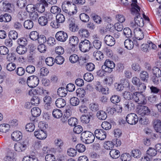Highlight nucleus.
<instances>
[{
  "label": "nucleus",
  "mask_w": 161,
  "mask_h": 161,
  "mask_svg": "<svg viewBox=\"0 0 161 161\" xmlns=\"http://www.w3.org/2000/svg\"><path fill=\"white\" fill-rule=\"evenodd\" d=\"M132 3L131 5L132 7L131 9V12L133 14H135L136 16L134 18L135 22H132L130 23V26L134 27L136 25L140 27H143L144 25V19L140 16V8L137 4V0H132Z\"/></svg>",
  "instance_id": "nucleus-1"
},
{
  "label": "nucleus",
  "mask_w": 161,
  "mask_h": 161,
  "mask_svg": "<svg viewBox=\"0 0 161 161\" xmlns=\"http://www.w3.org/2000/svg\"><path fill=\"white\" fill-rule=\"evenodd\" d=\"M81 140L86 144H90L93 142L95 139V136L91 132L85 131L81 134Z\"/></svg>",
  "instance_id": "nucleus-2"
},
{
  "label": "nucleus",
  "mask_w": 161,
  "mask_h": 161,
  "mask_svg": "<svg viewBox=\"0 0 161 161\" xmlns=\"http://www.w3.org/2000/svg\"><path fill=\"white\" fill-rule=\"evenodd\" d=\"M79 47L81 51L83 52H88L93 47L91 42L87 39L81 41L79 45Z\"/></svg>",
  "instance_id": "nucleus-3"
},
{
  "label": "nucleus",
  "mask_w": 161,
  "mask_h": 161,
  "mask_svg": "<svg viewBox=\"0 0 161 161\" xmlns=\"http://www.w3.org/2000/svg\"><path fill=\"white\" fill-rule=\"evenodd\" d=\"M39 80L38 77L35 75L29 77L27 80V83L30 87H35L39 83Z\"/></svg>",
  "instance_id": "nucleus-4"
},
{
  "label": "nucleus",
  "mask_w": 161,
  "mask_h": 161,
  "mask_svg": "<svg viewBox=\"0 0 161 161\" xmlns=\"http://www.w3.org/2000/svg\"><path fill=\"white\" fill-rule=\"evenodd\" d=\"M115 67V64L113 61L107 59L104 63V65L102 66V69L107 72L110 73Z\"/></svg>",
  "instance_id": "nucleus-5"
},
{
  "label": "nucleus",
  "mask_w": 161,
  "mask_h": 161,
  "mask_svg": "<svg viewBox=\"0 0 161 161\" xmlns=\"http://www.w3.org/2000/svg\"><path fill=\"white\" fill-rule=\"evenodd\" d=\"M55 37L58 42H64L68 39L67 33L64 31H59L57 32L55 35Z\"/></svg>",
  "instance_id": "nucleus-6"
},
{
  "label": "nucleus",
  "mask_w": 161,
  "mask_h": 161,
  "mask_svg": "<svg viewBox=\"0 0 161 161\" xmlns=\"http://www.w3.org/2000/svg\"><path fill=\"white\" fill-rule=\"evenodd\" d=\"M138 117L134 113H130L128 114L126 117L127 122L131 125L136 124L138 121Z\"/></svg>",
  "instance_id": "nucleus-7"
},
{
  "label": "nucleus",
  "mask_w": 161,
  "mask_h": 161,
  "mask_svg": "<svg viewBox=\"0 0 161 161\" xmlns=\"http://www.w3.org/2000/svg\"><path fill=\"white\" fill-rule=\"evenodd\" d=\"M28 144V142L27 140H25L22 142H17L14 145L15 150L19 152H23L26 149Z\"/></svg>",
  "instance_id": "nucleus-8"
},
{
  "label": "nucleus",
  "mask_w": 161,
  "mask_h": 161,
  "mask_svg": "<svg viewBox=\"0 0 161 161\" xmlns=\"http://www.w3.org/2000/svg\"><path fill=\"white\" fill-rule=\"evenodd\" d=\"M135 103L133 100H125L123 101L122 106L126 110H131L134 109L135 107Z\"/></svg>",
  "instance_id": "nucleus-9"
},
{
  "label": "nucleus",
  "mask_w": 161,
  "mask_h": 161,
  "mask_svg": "<svg viewBox=\"0 0 161 161\" xmlns=\"http://www.w3.org/2000/svg\"><path fill=\"white\" fill-rule=\"evenodd\" d=\"M94 133L97 138L100 140H103L106 137V132L103 129H97Z\"/></svg>",
  "instance_id": "nucleus-10"
},
{
  "label": "nucleus",
  "mask_w": 161,
  "mask_h": 161,
  "mask_svg": "<svg viewBox=\"0 0 161 161\" xmlns=\"http://www.w3.org/2000/svg\"><path fill=\"white\" fill-rule=\"evenodd\" d=\"M40 3L37 4L36 10L42 13L45 11V8L48 7V4L45 0H40Z\"/></svg>",
  "instance_id": "nucleus-11"
},
{
  "label": "nucleus",
  "mask_w": 161,
  "mask_h": 161,
  "mask_svg": "<svg viewBox=\"0 0 161 161\" xmlns=\"http://www.w3.org/2000/svg\"><path fill=\"white\" fill-rule=\"evenodd\" d=\"M104 41L107 45L112 46L115 43V40L113 37L110 35H106L104 39Z\"/></svg>",
  "instance_id": "nucleus-12"
},
{
  "label": "nucleus",
  "mask_w": 161,
  "mask_h": 161,
  "mask_svg": "<svg viewBox=\"0 0 161 161\" xmlns=\"http://www.w3.org/2000/svg\"><path fill=\"white\" fill-rule=\"evenodd\" d=\"M11 8V3L8 2L1 1L0 2V10L2 11L6 12L10 10Z\"/></svg>",
  "instance_id": "nucleus-13"
},
{
  "label": "nucleus",
  "mask_w": 161,
  "mask_h": 161,
  "mask_svg": "<svg viewBox=\"0 0 161 161\" xmlns=\"http://www.w3.org/2000/svg\"><path fill=\"white\" fill-rule=\"evenodd\" d=\"M150 112V111L148 108L144 106H141L138 111V114L142 116L145 115H148Z\"/></svg>",
  "instance_id": "nucleus-14"
},
{
  "label": "nucleus",
  "mask_w": 161,
  "mask_h": 161,
  "mask_svg": "<svg viewBox=\"0 0 161 161\" xmlns=\"http://www.w3.org/2000/svg\"><path fill=\"white\" fill-rule=\"evenodd\" d=\"M35 136L39 139H43L46 138L47 134L45 132L42 130H39L35 131L34 132Z\"/></svg>",
  "instance_id": "nucleus-15"
},
{
  "label": "nucleus",
  "mask_w": 161,
  "mask_h": 161,
  "mask_svg": "<svg viewBox=\"0 0 161 161\" xmlns=\"http://www.w3.org/2000/svg\"><path fill=\"white\" fill-rule=\"evenodd\" d=\"M22 137V133L19 131H14L11 134L12 139L16 141H19Z\"/></svg>",
  "instance_id": "nucleus-16"
},
{
  "label": "nucleus",
  "mask_w": 161,
  "mask_h": 161,
  "mask_svg": "<svg viewBox=\"0 0 161 161\" xmlns=\"http://www.w3.org/2000/svg\"><path fill=\"white\" fill-rule=\"evenodd\" d=\"M56 106L58 108H61L64 107L66 104L65 100L62 98L57 99L56 102Z\"/></svg>",
  "instance_id": "nucleus-17"
},
{
  "label": "nucleus",
  "mask_w": 161,
  "mask_h": 161,
  "mask_svg": "<svg viewBox=\"0 0 161 161\" xmlns=\"http://www.w3.org/2000/svg\"><path fill=\"white\" fill-rule=\"evenodd\" d=\"M43 101L45 103L44 107L47 109H49L50 108V104L52 103V98L49 96H46L43 98Z\"/></svg>",
  "instance_id": "nucleus-18"
},
{
  "label": "nucleus",
  "mask_w": 161,
  "mask_h": 161,
  "mask_svg": "<svg viewBox=\"0 0 161 161\" xmlns=\"http://www.w3.org/2000/svg\"><path fill=\"white\" fill-rule=\"evenodd\" d=\"M32 93L34 95L36 94L41 95L48 94V92L47 90H44L42 88L37 87L33 90Z\"/></svg>",
  "instance_id": "nucleus-19"
},
{
  "label": "nucleus",
  "mask_w": 161,
  "mask_h": 161,
  "mask_svg": "<svg viewBox=\"0 0 161 161\" xmlns=\"http://www.w3.org/2000/svg\"><path fill=\"white\" fill-rule=\"evenodd\" d=\"M79 41V40L77 37L72 36L69 38V43L71 45L75 46L77 45Z\"/></svg>",
  "instance_id": "nucleus-20"
},
{
  "label": "nucleus",
  "mask_w": 161,
  "mask_h": 161,
  "mask_svg": "<svg viewBox=\"0 0 161 161\" xmlns=\"http://www.w3.org/2000/svg\"><path fill=\"white\" fill-rule=\"evenodd\" d=\"M154 127L156 131L158 133L161 137V121L159 120H157L154 123Z\"/></svg>",
  "instance_id": "nucleus-21"
},
{
  "label": "nucleus",
  "mask_w": 161,
  "mask_h": 161,
  "mask_svg": "<svg viewBox=\"0 0 161 161\" xmlns=\"http://www.w3.org/2000/svg\"><path fill=\"white\" fill-rule=\"evenodd\" d=\"M93 56L96 60H101L103 59L104 57L103 53L101 51L96 50L93 53Z\"/></svg>",
  "instance_id": "nucleus-22"
},
{
  "label": "nucleus",
  "mask_w": 161,
  "mask_h": 161,
  "mask_svg": "<svg viewBox=\"0 0 161 161\" xmlns=\"http://www.w3.org/2000/svg\"><path fill=\"white\" fill-rule=\"evenodd\" d=\"M41 111L39 108L36 107L32 108L31 112L33 117L35 118L37 117L40 115L41 114Z\"/></svg>",
  "instance_id": "nucleus-23"
},
{
  "label": "nucleus",
  "mask_w": 161,
  "mask_h": 161,
  "mask_svg": "<svg viewBox=\"0 0 161 161\" xmlns=\"http://www.w3.org/2000/svg\"><path fill=\"white\" fill-rule=\"evenodd\" d=\"M24 26L26 29H31L34 26V23L31 19H27L25 21L24 23Z\"/></svg>",
  "instance_id": "nucleus-24"
},
{
  "label": "nucleus",
  "mask_w": 161,
  "mask_h": 161,
  "mask_svg": "<svg viewBox=\"0 0 161 161\" xmlns=\"http://www.w3.org/2000/svg\"><path fill=\"white\" fill-rule=\"evenodd\" d=\"M78 34L81 37L87 38L89 36V33L88 30L85 29H81L79 30Z\"/></svg>",
  "instance_id": "nucleus-25"
},
{
  "label": "nucleus",
  "mask_w": 161,
  "mask_h": 161,
  "mask_svg": "<svg viewBox=\"0 0 161 161\" xmlns=\"http://www.w3.org/2000/svg\"><path fill=\"white\" fill-rule=\"evenodd\" d=\"M140 77L142 81L147 82L149 78V75L147 71H142L140 73Z\"/></svg>",
  "instance_id": "nucleus-26"
},
{
  "label": "nucleus",
  "mask_w": 161,
  "mask_h": 161,
  "mask_svg": "<svg viewBox=\"0 0 161 161\" xmlns=\"http://www.w3.org/2000/svg\"><path fill=\"white\" fill-rule=\"evenodd\" d=\"M27 51V48L25 46H19L16 48V52L19 54H24Z\"/></svg>",
  "instance_id": "nucleus-27"
},
{
  "label": "nucleus",
  "mask_w": 161,
  "mask_h": 161,
  "mask_svg": "<svg viewBox=\"0 0 161 161\" xmlns=\"http://www.w3.org/2000/svg\"><path fill=\"white\" fill-rule=\"evenodd\" d=\"M146 152L147 154L151 157L155 156L157 153L156 149L151 147H149Z\"/></svg>",
  "instance_id": "nucleus-28"
},
{
  "label": "nucleus",
  "mask_w": 161,
  "mask_h": 161,
  "mask_svg": "<svg viewBox=\"0 0 161 161\" xmlns=\"http://www.w3.org/2000/svg\"><path fill=\"white\" fill-rule=\"evenodd\" d=\"M97 116L99 119L102 120L105 119L107 117L106 113L102 110L98 111L97 114Z\"/></svg>",
  "instance_id": "nucleus-29"
},
{
  "label": "nucleus",
  "mask_w": 161,
  "mask_h": 161,
  "mask_svg": "<svg viewBox=\"0 0 161 161\" xmlns=\"http://www.w3.org/2000/svg\"><path fill=\"white\" fill-rule=\"evenodd\" d=\"M125 47L129 50L132 49L134 47L133 42L130 39H126L124 42Z\"/></svg>",
  "instance_id": "nucleus-30"
},
{
  "label": "nucleus",
  "mask_w": 161,
  "mask_h": 161,
  "mask_svg": "<svg viewBox=\"0 0 161 161\" xmlns=\"http://www.w3.org/2000/svg\"><path fill=\"white\" fill-rule=\"evenodd\" d=\"M57 94L61 97H65L67 94V90L64 87H61L58 89L57 92Z\"/></svg>",
  "instance_id": "nucleus-31"
},
{
  "label": "nucleus",
  "mask_w": 161,
  "mask_h": 161,
  "mask_svg": "<svg viewBox=\"0 0 161 161\" xmlns=\"http://www.w3.org/2000/svg\"><path fill=\"white\" fill-rule=\"evenodd\" d=\"M110 156L113 158H118L120 156V152L117 150L112 149L110 152Z\"/></svg>",
  "instance_id": "nucleus-32"
},
{
  "label": "nucleus",
  "mask_w": 161,
  "mask_h": 161,
  "mask_svg": "<svg viewBox=\"0 0 161 161\" xmlns=\"http://www.w3.org/2000/svg\"><path fill=\"white\" fill-rule=\"evenodd\" d=\"M92 115L89 114L87 115H83L80 117L81 121L84 124L88 123L90 120L91 117H92Z\"/></svg>",
  "instance_id": "nucleus-33"
},
{
  "label": "nucleus",
  "mask_w": 161,
  "mask_h": 161,
  "mask_svg": "<svg viewBox=\"0 0 161 161\" xmlns=\"http://www.w3.org/2000/svg\"><path fill=\"white\" fill-rule=\"evenodd\" d=\"M136 32V34L138 36L136 37V39L138 41L142 40L144 37V35L141 29L140 28H136L134 32L135 33Z\"/></svg>",
  "instance_id": "nucleus-34"
},
{
  "label": "nucleus",
  "mask_w": 161,
  "mask_h": 161,
  "mask_svg": "<svg viewBox=\"0 0 161 161\" xmlns=\"http://www.w3.org/2000/svg\"><path fill=\"white\" fill-rule=\"evenodd\" d=\"M124 35L127 38L131 37L132 36V32L131 30L129 28H125L123 30Z\"/></svg>",
  "instance_id": "nucleus-35"
},
{
  "label": "nucleus",
  "mask_w": 161,
  "mask_h": 161,
  "mask_svg": "<svg viewBox=\"0 0 161 161\" xmlns=\"http://www.w3.org/2000/svg\"><path fill=\"white\" fill-rule=\"evenodd\" d=\"M53 115L54 118H59L62 117L63 114L61 111L59 109H54L52 113Z\"/></svg>",
  "instance_id": "nucleus-36"
},
{
  "label": "nucleus",
  "mask_w": 161,
  "mask_h": 161,
  "mask_svg": "<svg viewBox=\"0 0 161 161\" xmlns=\"http://www.w3.org/2000/svg\"><path fill=\"white\" fill-rule=\"evenodd\" d=\"M40 100L38 95H35L31 99V103L33 105H37L39 104Z\"/></svg>",
  "instance_id": "nucleus-37"
},
{
  "label": "nucleus",
  "mask_w": 161,
  "mask_h": 161,
  "mask_svg": "<svg viewBox=\"0 0 161 161\" xmlns=\"http://www.w3.org/2000/svg\"><path fill=\"white\" fill-rule=\"evenodd\" d=\"M121 99L120 97L116 95H114L110 97L111 101L114 104L119 103L120 102Z\"/></svg>",
  "instance_id": "nucleus-38"
},
{
  "label": "nucleus",
  "mask_w": 161,
  "mask_h": 161,
  "mask_svg": "<svg viewBox=\"0 0 161 161\" xmlns=\"http://www.w3.org/2000/svg\"><path fill=\"white\" fill-rule=\"evenodd\" d=\"M39 36V33L35 31L31 32L29 34V37L30 39L33 41H36L38 38Z\"/></svg>",
  "instance_id": "nucleus-39"
},
{
  "label": "nucleus",
  "mask_w": 161,
  "mask_h": 161,
  "mask_svg": "<svg viewBox=\"0 0 161 161\" xmlns=\"http://www.w3.org/2000/svg\"><path fill=\"white\" fill-rule=\"evenodd\" d=\"M89 106L91 110L93 112H97L99 109V106L97 103H92Z\"/></svg>",
  "instance_id": "nucleus-40"
},
{
  "label": "nucleus",
  "mask_w": 161,
  "mask_h": 161,
  "mask_svg": "<svg viewBox=\"0 0 161 161\" xmlns=\"http://www.w3.org/2000/svg\"><path fill=\"white\" fill-rule=\"evenodd\" d=\"M131 156L128 153H126L122 154L120 158L122 161H130L131 159Z\"/></svg>",
  "instance_id": "nucleus-41"
},
{
  "label": "nucleus",
  "mask_w": 161,
  "mask_h": 161,
  "mask_svg": "<svg viewBox=\"0 0 161 161\" xmlns=\"http://www.w3.org/2000/svg\"><path fill=\"white\" fill-rule=\"evenodd\" d=\"M56 20L60 24L64 23L65 20L64 15L61 14H57L56 16Z\"/></svg>",
  "instance_id": "nucleus-42"
},
{
  "label": "nucleus",
  "mask_w": 161,
  "mask_h": 161,
  "mask_svg": "<svg viewBox=\"0 0 161 161\" xmlns=\"http://www.w3.org/2000/svg\"><path fill=\"white\" fill-rule=\"evenodd\" d=\"M22 161H38V160L35 156L31 155L24 157Z\"/></svg>",
  "instance_id": "nucleus-43"
},
{
  "label": "nucleus",
  "mask_w": 161,
  "mask_h": 161,
  "mask_svg": "<svg viewBox=\"0 0 161 161\" xmlns=\"http://www.w3.org/2000/svg\"><path fill=\"white\" fill-rule=\"evenodd\" d=\"M80 18L82 21L85 22H88L90 19L89 16L84 13H81L80 14Z\"/></svg>",
  "instance_id": "nucleus-44"
},
{
  "label": "nucleus",
  "mask_w": 161,
  "mask_h": 161,
  "mask_svg": "<svg viewBox=\"0 0 161 161\" xmlns=\"http://www.w3.org/2000/svg\"><path fill=\"white\" fill-rule=\"evenodd\" d=\"M10 128V125L8 124H3L0 125V131L6 132Z\"/></svg>",
  "instance_id": "nucleus-45"
},
{
  "label": "nucleus",
  "mask_w": 161,
  "mask_h": 161,
  "mask_svg": "<svg viewBox=\"0 0 161 161\" xmlns=\"http://www.w3.org/2000/svg\"><path fill=\"white\" fill-rule=\"evenodd\" d=\"M147 43H148V44H142V48L143 49V50L144 52H147L148 51V47H152V45H153V43L150 41H149Z\"/></svg>",
  "instance_id": "nucleus-46"
},
{
  "label": "nucleus",
  "mask_w": 161,
  "mask_h": 161,
  "mask_svg": "<svg viewBox=\"0 0 161 161\" xmlns=\"http://www.w3.org/2000/svg\"><path fill=\"white\" fill-rule=\"evenodd\" d=\"M84 79L88 82H90L93 80L94 77L93 75L89 73H87L84 75Z\"/></svg>",
  "instance_id": "nucleus-47"
},
{
  "label": "nucleus",
  "mask_w": 161,
  "mask_h": 161,
  "mask_svg": "<svg viewBox=\"0 0 161 161\" xmlns=\"http://www.w3.org/2000/svg\"><path fill=\"white\" fill-rule=\"evenodd\" d=\"M138 103L140 104H144L147 102L146 99L145 98L144 95L141 93L140 96L138 99Z\"/></svg>",
  "instance_id": "nucleus-48"
},
{
  "label": "nucleus",
  "mask_w": 161,
  "mask_h": 161,
  "mask_svg": "<svg viewBox=\"0 0 161 161\" xmlns=\"http://www.w3.org/2000/svg\"><path fill=\"white\" fill-rule=\"evenodd\" d=\"M122 96L125 99L127 100L132 99L133 93L125 91L123 93Z\"/></svg>",
  "instance_id": "nucleus-49"
},
{
  "label": "nucleus",
  "mask_w": 161,
  "mask_h": 161,
  "mask_svg": "<svg viewBox=\"0 0 161 161\" xmlns=\"http://www.w3.org/2000/svg\"><path fill=\"white\" fill-rule=\"evenodd\" d=\"M8 36L10 38L15 40L17 38L18 34L17 32L15 31H11L9 33Z\"/></svg>",
  "instance_id": "nucleus-50"
},
{
  "label": "nucleus",
  "mask_w": 161,
  "mask_h": 161,
  "mask_svg": "<svg viewBox=\"0 0 161 161\" xmlns=\"http://www.w3.org/2000/svg\"><path fill=\"white\" fill-rule=\"evenodd\" d=\"M39 24L41 25L44 26L48 23L45 16H42L39 18L38 20Z\"/></svg>",
  "instance_id": "nucleus-51"
},
{
  "label": "nucleus",
  "mask_w": 161,
  "mask_h": 161,
  "mask_svg": "<svg viewBox=\"0 0 161 161\" xmlns=\"http://www.w3.org/2000/svg\"><path fill=\"white\" fill-rule=\"evenodd\" d=\"M80 103L79 99L77 97H72L70 100V104L73 106L78 105Z\"/></svg>",
  "instance_id": "nucleus-52"
},
{
  "label": "nucleus",
  "mask_w": 161,
  "mask_h": 161,
  "mask_svg": "<svg viewBox=\"0 0 161 161\" xmlns=\"http://www.w3.org/2000/svg\"><path fill=\"white\" fill-rule=\"evenodd\" d=\"M131 156L134 158H139L141 155V152L139 149H134L131 151Z\"/></svg>",
  "instance_id": "nucleus-53"
},
{
  "label": "nucleus",
  "mask_w": 161,
  "mask_h": 161,
  "mask_svg": "<svg viewBox=\"0 0 161 161\" xmlns=\"http://www.w3.org/2000/svg\"><path fill=\"white\" fill-rule=\"evenodd\" d=\"M14 153L11 152H9L7 156L4 158L5 161H13L14 159Z\"/></svg>",
  "instance_id": "nucleus-54"
},
{
  "label": "nucleus",
  "mask_w": 161,
  "mask_h": 161,
  "mask_svg": "<svg viewBox=\"0 0 161 161\" xmlns=\"http://www.w3.org/2000/svg\"><path fill=\"white\" fill-rule=\"evenodd\" d=\"M65 4H63L62 6V10L65 13L67 14L69 16H70L71 15L74 14L75 12L74 11L71 12L69 11L66 7Z\"/></svg>",
  "instance_id": "nucleus-55"
},
{
  "label": "nucleus",
  "mask_w": 161,
  "mask_h": 161,
  "mask_svg": "<svg viewBox=\"0 0 161 161\" xmlns=\"http://www.w3.org/2000/svg\"><path fill=\"white\" fill-rule=\"evenodd\" d=\"M35 128V125L32 123H29L27 124L25 126V129L26 131L29 132L33 131Z\"/></svg>",
  "instance_id": "nucleus-56"
},
{
  "label": "nucleus",
  "mask_w": 161,
  "mask_h": 161,
  "mask_svg": "<svg viewBox=\"0 0 161 161\" xmlns=\"http://www.w3.org/2000/svg\"><path fill=\"white\" fill-rule=\"evenodd\" d=\"M54 142L55 145L57 147V148L60 149H61L62 147L64 145L63 141L59 138L55 140Z\"/></svg>",
  "instance_id": "nucleus-57"
},
{
  "label": "nucleus",
  "mask_w": 161,
  "mask_h": 161,
  "mask_svg": "<svg viewBox=\"0 0 161 161\" xmlns=\"http://www.w3.org/2000/svg\"><path fill=\"white\" fill-rule=\"evenodd\" d=\"M101 126L103 129L106 130H109L111 128V124L110 123L105 121L102 123Z\"/></svg>",
  "instance_id": "nucleus-58"
},
{
  "label": "nucleus",
  "mask_w": 161,
  "mask_h": 161,
  "mask_svg": "<svg viewBox=\"0 0 161 161\" xmlns=\"http://www.w3.org/2000/svg\"><path fill=\"white\" fill-rule=\"evenodd\" d=\"M114 145L112 142L107 141L104 144V148L107 150H112L113 148Z\"/></svg>",
  "instance_id": "nucleus-59"
},
{
  "label": "nucleus",
  "mask_w": 161,
  "mask_h": 161,
  "mask_svg": "<svg viewBox=\"0 0 161 161\" xmlns=\"http://www.w3.org/2000/svg\"><path fill=\"white\" fill-rule=\"evenodd\" d=\"M37 49L40 53H43L46 51L47 47L44 44H40L37 46Z\"/></svg>",
  "instance_id": "nucleus-60"
},
{
  "label": "nucleus",
  "mask_w": 161,
  "mask_h": 161,
  "mask_svg": "<svg viewBox=\"0 0 161 161\" xmlns=\"http://www.w3.org/2000/svg\"><path fill=\"white\" fill-rule=\"evenodd\" d=\"M69 124L71 126H75L78 124L77 119L75 118H71L68 120Z\"/></svg>",
  "instance_id": "nucleus-61"
},
{
  "label": "nucleus",
  "mask_w": 161,
  "mask_h": 161,
  "mask_svg": "<svg viewBox=\"0 0 161 161\" xmlns=\"http://www.w3.org/2000/svg\"><path fill=\"white\" fill-rule=\"evenodd\" d=\"M93 45L94 47L97 49H99L102 44V42L99 40H95L93 42Z\"/></svg>",
  "instance_id": "nucleus-62"
},
{
  "label": "nucleus",
  "mask_w": 161,
  "mask_h": 161,
  "mask_svg": "<svg viewBox=\"0 0 161 161\" xmlns=\"http://www.w3.org/2000/svg\"><path fill=\"white\" fill-rule=\"evenodd\" d=\"M45 61L47 64L49 66H52L55 62L54 58L52 57H47Z\"/></svg>",
  "instance_id": "nucleus-63"
},
{
  "label": "nucleus",
  "mask_w": 161,
  "mask_h": 161,
  "mask_svg": "<svg viewBox=\"0 0 161 161\" xmlns=\"http://www.w3.org/2000/svg\"><path fill=\"white\" fill-rule=\"evenodd\" d=\"M153 74L157 76L158 77L161 76V70L158 67H154L153 69Z\"/></svg>",
  "instance_id": "nucleus-64"
}]
</instances>
